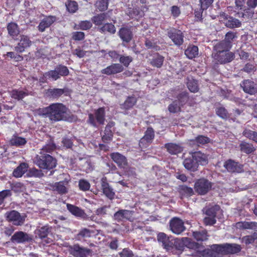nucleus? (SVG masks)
<instances>
[{
    "label": "nucleus",
    "mask_w": 257,
    "mask_h": 257,
    "mask_svg": "<svg viewBox=\"0 0 257 257\" xmlns=\"http://www.w3.org/2000/svg\"><path fill=\"white\" fill-rule=\"evenodd\" d=\"M241 249V245L236 243L214 244L210 248L202 250L201 255L203 257H224V255L237 254Z\"/></svg>",
    "instance_id": "nucleus-1"
},
{
    "label": "nucleus",
    "mask_w": 257,
    "mask_h": 257,
    "mask_svg": "<svg viewBox=\"0 0 257 257\" xmlns=\"http://www.w3.org/2000/svg\"><path fill=\"white\" fill-rule=\"evenodd\" d=\"M68 108L62 103H53L40 110V114L48 117L51 123L66 120Z\"/></svg>",
    "instance_id": "nucleus-2"
},
{
    "label": "nucleus",
    "mask_w": 257,
    "mask_h": 257,
    "mask_svg": "<svg viewBox=\"0 0 257 257\" xmlns=\"http://www.w3.org/2000/svg\"><path fill=\"white\" fill-rule=\"evenodd\" d=\"M35 164L43 170L51 171L57 165V159L49 154L39 152L35 157Z\"/></svg>",
    "instance_id": "nucleus-3"
},
{
    "label": "nucleus",
    "mask_w": 257,
    "mask_h": 257,
    "mask_svg": "<svg viewBox=\"0 0 257 257\" xmlns=\"http://www.w3.org/2000/svg\"><path fill=\"white\" fill-rule=\"evenodd\" d=\"M105 120V107H101L94 110V114H88V118L87 120V122L91 126L97 128L98 127L97 123L103 125L104 124Z\"/></svg>",
    "instance_id": "nucleus-4"
},
{
    "label": "nucleus",
    "mask_w": 257,
    "mask_h": 257,
    "mask_svg": "<svg viewBox=\"0 0 257 257\" xmlns=\"http://www.w3.org/2000/svg\"><path fill=\"white\" fill-rule=\"evenodd\" d=\"M213 183L204 177L197 179L194 185L195 192L199 195L204 196L212 189Z\"/></svg>",
    "instance_id": "nucleus-5"
},
{
    "label": "nucleus",
    "mask_w": 257,
    "mask_h": 257,
    "mask_svg": "<svg viewBox=\"0 0 257 257\" xmlns=\"http://www.w3.org/2000/svg\"><path fill=\"white\" fill-rule=\"evenodd\" d=\"M167 36L177 46H180L184 43V34L183 32L175 28H171L167 31Z\"/></svg>",
    "instance_id": "nucleus-6"
},
{
    "label": "nucleus",
    "mask_w": 257,
    "mask_h": 257,
    "mask_svg": "<svg viewBox=\"0 0 257 257\" xmlns=\"http://www.w3.org/2000/svg\"><path fill=\"white\" fill-rule=\"evenodd\" d=\"M169 228L173 233L177 235L181 234L186 230L184 221L177 217H173L169 221Z\"/></svg>",
    "instance_id": "nucleus-7"
},
{
    "label": "nucleus",
    "mask_w": 257,
    "mask_h": 257,
    "mask_svg": "<svg viewBox=\"0 0 257 257\" xmlns=\"http://www.w3.org/2000/svg\"><path fill=\"white\" fill-rule=\"evenodd\" d=\"M47 74L51 77V80L56 81L61 76H68L69 71L67 66L59 64L55 67L54 70L48 71Z\"/></svg>",
    "instance_id": "nucleus-8"
},
{
    "label": "nucleus",
    "mask_w": 257,
    "mask_h": 257,
    "mask_svg": "<svg viewBox=\"0 0 257 257\" xmlns=\"http://www.w3.org/2000/svg\"><path fill=\"white\" fill-rule=\"evenodd\" d=\"M94 231L87 228H81L75 235V239L82 242H86L90 247H93L94 244L91 243L89 238L93 236Z\"/></svg>",
    "instance_id": "nucleus-9"
},
{
    "label": "nucleus",
    "mask_w": 257,
    "mask_h": 257,
    "mask_svg": "<svg viewBox=\"0 0 257 257\" xmlns=\"http://www.w3.org/2000/svg\"><path fill=\"white\" fill-rule=\"evenodd\" d=\"M5 216L8 221L12 222L14 225L17 226L23 225L25 221V217L15 210L7 212Z\"/></svg>",
    "instance_id": "nucleus-10"
},
{
    "label": "nucleus",
    "mask_w": 257,
    "mask_h": 257,
    "mask_svg": "<svg viewBox=\"0 0 257 257\" xmlns=\"http://www.w3.org/2000/svg\"><path fill=\"white\" fill-rule=\"evenodd\" d=\"M69 252L74 257H86L91 253V250L77 243L69 247Z\"/></svg>",
    "instance_id": "nucleus-11"
},
{
    "label": "nucleus",
    "mask_w": 257,
    "mask_h": 257,
    "mask_svg": "<svg viewBox=\"0 0 257 257\" xmlns=\"http://www.w3.org/2000/svg\"><path fill=\"white\" fill-rule=\"evenodd\" d=\"M173 245L177 250L183 251L185 247L191 249L194 248L196 246L197 243L192 241L190 238L182 237L176 239Z\"/></svg>",
    "instance_id": "nucleus-12"
},
{
    "label": "nucleus",
    "mask_w": 257,
    "mask_h": 257,
    "mask_svg": "<svg viewBox=\"0 0 257 257\" xmlns=\"http://www.w3.org/2000/svg\"><path fill=\"white\" fill-rule=\"evenodd\" d=\"M70 90L67 88H49L45 90V95L50 99H58L63 95L68 96Z\"/></svg>",
    "instance_id": "nucleus-13"
},
{
    "label": "nucleus",
    "mask_w": 257,
    "mask_h": 257,
    "mask_svg": "<svg viewBox=\"0 0 257 257\" xmlns=\"http://www.w3.org/2000/svg\"><path fill=\"white\" fill-rule=\"evenodd\" d=\"M101 189L104 195L109 199L112 200L114 198L115 192L108 182L106 177H103L100 181Z\"/></svg>",
    "instance_id": "nucleus-14"
},
{
    "label": "nucleus",
    "mask_w": 257,
    "mask_h": 257,
    "mask_svg": "<svg viewBox=\"0 0 257 257\" xmlns=\"http://www.w3.org/2000/svg\"><path fill=\"white\" fill-rule=\"evenodd\" d=\"M223 167L230 173H239L243 172V165L232 159L226 160L224 163Z\"/></svg>",
    "instance_id": "nucleus-15"
},
{
    "label": "nucleus",
    "mask_w": 257,
    "mask_h": 257,
    "mask_svg": "<svg viewBox=\"0 0 257 257\" xmlns=\"http://www.w3.org/2000/svg\"><path fill=\"white\" fill-rule=\"evenodd\" d=\"M235 54L232 52H225L221 53H215L214 59L220 64L229 63L234 60Z\"/></svg>",
    "instance_id": "nucleus-16"
},
{
    "label": "nucleus",
    "mask_w": 257,
    "mask_h": 257,
    "mask_svg": "<svg viewBox=\"0 0 257 257\" xmlns=\"http://www.w3.org/2000/svg\"><path fill=\"white\" fill-rule=\"evenodd\" d=\"M243 91L250 95H254L257 93V85L252 80L244 79L240 84Z\"/></svg>",
    "instance_id": "nucleus-17"
},
{
    "label": "nucleus",
    "mask_w": 257,
    "mask_h": 257,
    "mask_svg": "<svg viewBox=\"0 0 257 257\" xmlns=\"http://www.w3.org/2000/svg\"><path fill=\"white\" fill-rule=\"evenodd\" d=\"M118 35L122 42L123 46L124 43H129L133 38V33L131 28L128 27H122L120 28L118 32Z\"/></svg>",
    "instance_id": "nucleus-18"
},
{
    "label": "nucleus",
    "mask_w": 257,
    "mask_h": 257,
    "mask_svg": "<svg viewBox=\"0 0 257 257\" xmlns=\"http://www.w3.org/2000/svg\"><path fill=\"white\" fill-rule=\"evenodd\" d=\"M109 156L112 160L116 164L120 169H125L128 166L126 158L118 152H113L110 154Z\"/></svg>",
    "instance_id": "nucleus-19"
},
{
    "label": "nucleus",
    "mask_w": 257,
    "mask_h": 257,
    "mask_svg": "<svg viewBox=\"0 0 257 257\" xmlns=\"http://www.w3.org/2000/svg\"><path fill=\"white\" fill-rule=\"evenodd\" d=\"M134 211L126 209H120L113 215V218L118 222L124 220L132 221L133 220Z\"/></svg>",
    "instance_id": "nucleus-20"
},
{
    "label": "nucleus",
    "mask_w": 257,
    "mask_h": 257,
    "mask_svg": "<svg viewBox=\"0 0 257 257\" xmlns=\"http://www.w3.org/2000/svg\"><path fill=\"white\" fill-rule=\"evenodd\" d=\"M32 45V41L30 38L26 35H21L19 42L15 47V50L18 53H23L26 49L30 47Z\"/></svg>",
    "instance_id": "nucleus-21"
},
{
    "label": "nucleus",
    "mask_w": 257,
    "mask_h": 257,
    "mask_svg": "<svg viewBox=\"0 0 257 257\" xmlns=\"http://www.w3.org/2000/svg\"><path fill=\"white\" fill-rule=\"evenodd\" d=\"M123 67L119 63H113L101 70V73L107 75L120 73L123 71Z\"/></svg>",
    "instance_id": "nucleus-22"
},
{
    "label": "nucleus",
    "mask_w": 257,
    "mask_h": 257,
    "mask_svg": "<svg viewBox=\"0 0 257 257\" xmlns=\"http://www.w3.org/2000/svg\"><path fill=\"white\" fill-rule=\"evenodd\" d=\"M31 240L28 234L22 231L16 232L11 238V241L15 243H23Z\"/></svg>",
    "instance_id": "nucleus-23"
},
{
    "label": "nucleus",
    "mask_w": 257,
    "mask_h": 257,
    "mask_svg": "<svg viewBox=\"0 0 257 257\" xmlns=\"http://www.w3.org/2000/svg\"><path fill=\"white\" fill-rule=\"evenodd\" d=\"M157 240L162 243L164 248L167 250H171L173 247V243L170 240L169 237L164 232H160L157 235Z\"/></svg>",
    "instance_id": "nucleus-24"
},
{
    "label": "nucleus",
    "mask_w": 257,
    "mask_h": 257,
    "mask_svg": "<svg viewBox=\"0 0 257 257\" xmlns=\"http://www.w3.org/2000/svg\"><path fill=\"white\" fill-rule=\"evenodd\" d=\"M56 21V17L54 16H48L43 19L39 23L38 28L40 32H43L50 27Z\"/></svg>",
    "instance_id": "nucleus-25"
},
{
    "label": "nucleus",
    "mask_w": 257,
    "mask_h": 257,
    "mask_svg": "<svg viewBox=\"0 0 257 257\" xmlns=\"http://www.w3.org/2000/svg\"><path fill=\"white\" fill-rule=\"evenodd\" d=\"M177 190L181 199L188 198L194 194L193 188L186 185H179Z\"/></svg>",
    "instance_id": "nucleus-26"
},
{
    "label": "nucleus",
    "mask_w": 257,
    "mask_h": 257,
    "mask_svg": "<svg viewBox=\"0 0 257 257\" xmlns=\"http://www.w3.org/2000/svg\"><path fill=\"white\" fill-rule=\"evenodd\" d=\"M177 98V101L182 106L186 104H188L189 106H192L194 104L192 98L189 96V93L187 91H183L178 94Z\"/></svg>",
    "instance_id": "nucleus-27"
},
{
    "label": "nucleus",
    "mask_w": 257,
    "mask_h": 257,
    "mask_svg": "<svg viewBox=\"0 0 257 257\" xmlns=\"http://www.w3.org/2000/svg\"><path fill=\"white\" fill-rule=\"evenodd\" d=\"M241 152L249 155L253 154L256 150V147L252 143L242 141L239 145Z\"/></svg>",
    "instance_id": "nucleus-28"
},
{
    "label": "nucleus",
    "mask_w": 257,
    "mask_h": 257,
    "mask_svg": "<svg viewBox=\"0 0 257 257\" xmlns=\"http://www.w3.org/2000/svg\"><path fill=\"white\" fill-rule=\"evenodd\" d=\"M191 155L199 167V165H205L208 163L207 155L200 151L192 152Z\"/></svg>",
    "instance_id": "nucleus-29"
},
{
    "label": "nucleus",
    "mask_w": 257,
    "mask_h": 257,
    "mask_svg": "<svg viewBox=\"0 0 257 257\" xmlns=\"http://www.w3.org/2000/svg\"><path fill=\"white\" fill-rule=\"evenodd\" d=\"M183 164L185 168L191 172H194L198 170V166L192 155L191 156L185 159Z\"/></svg>",
    "instance_id": "nucleus-30"
},
{
    "label": "nucleus",
    "mask_w": 257,
    "mask_h": 257,
    "mask_svg": "<svg viewBox=\"0 0 257 257\" xmlns=\"http://www.w3.org/2000/svg\"><path fill=\"white\" fill-rule=\"evenodd\" d=\"M29 95H31V92H30L26 88L23 90L15 89L11 92V97L18 100H22L24 97Z\"/></svg>",
    "instance_id": "nucleus-31"
},
{
    "label": "nucleus",
    "mask_w": 257,
    "mask_h": 257,
    "mask_svg": "<svg viewBox=\"0 0 257 257\" xmlns=\"http://www.w3.org/2000/svg\"><path fill=\"white\" fill-rule=\"evenodd\" d=\"M108 17L107 13H101L94 16L91 18V21L95 26L100 27L104 24V22L107 20Z\"/></svg>",
    "instance_id": "nucleus-32"
},
{
    "label": "nucleus",
    "mask_w": 257,
    "mask_h": 257,
    "mask_svg": "<svg viewBox=\"0 0 257 257\" xmlns=\"http://www.w3.org/2000/svg\"><path fill=\"white\" fill-rule=\"evenodd\" d=\"M165 58L164 56L157 53L155 54L152 59L150 60V64L154 67L160 68L163 65Z\"/></svg>",
    "instance_id": "nucleus-33"
},
{
    "label": "nucleus",
    "mask_w": 257,
    "mask_h": 257,
    "mask_svg": "<svg viewBox=\"0 0 257 257\" xmlns=\"http://www.w3.org/2000/svg\"><path fill=\"white\" fill-rule=\"evenodd\" d=\"M231 47V46L222 40L216 44L213 49L216 51L215 53H221L225 52H230V50Z\"/></svg>",
    "instance_id": "nucleus-34"
},
{
    "label": "nucleus",
    "mask_w": 257,
    "mask_h": 257,
    "mask_svg": "<svg viewBox=\"0 0 257 257\" xmlns=\"http://www.w3.org/2000/svg\"><path fill=\"white\" fill-rule=\"evenodd\" d=\"M56 149V145L54 143V139L51 136H49V139L47 141L46 144L42 147L40 152L44 153H51Z\"/></svg>",
    "instance_id": "nucleus-35"
},
{
    "label": "nucleus",
    "mask_w": 257,
    "mask_h": 257,
    "mask_svg": "<svg viewBox=\"0 0 257 257\" xmlns=\"http://www.w3.org/2000/svg\"><path fill=\"white\" fill-rule=\"evenodd\" d=\"M27 141L26 138L19 137L17 135H14L9 141V144L12 146L21 147L26 144Z\"/></svg>",
    "instance_id": "nucleus-36"
},
{
    "label": "nucleus",
    "mask_w": 257,
    "mask_h": 257,
    "mask_svg": "<svg viewBox=\"0 0 257 257\" xmlns=\"http://www.w3.org/2000/svg\"><path fill=\"white\" fill-rule=\"evenodd\" d=\"M98 31L102 34L113 35L116 32V28L111 23H106L98 27Z\"/></svg>",
    "instance_id": "nucleus-37"
},
{
    "label": "nucleus",
    "mask_w": 257,
    "mask_h": 257,
    "mask_svg": "<svg viewBox=\"0 0 257 257\" xmlns=\"http://www.w3.org/2000/svg\"><path fill=\"white\" fill-rule=\"evenodd\" d=\"M199 49L197 46L189 44L185 50V54L189 59L196 58L198 55Z\"/></svg>",
    "instance_id": "nucleus-38"
},
{
    "label": "nucleus",
    "mask_w": 257,
    "mask_h": 257,
    "mask_svg": "<svg viewBox=\"0 0 257 257\" xmlns=\"http://www.w3.org/2000/svg\"><path fill=\"white\" fill-rule=\"evenodd\" d=\"M165 148L167 151L172 155H177L183 151V148L179 145L174 143H167L165 145Z\"/></svg>",
    "instance_id": "nucleus-39"
},
{
    "label": "nucleus",
    "mask_w": 257,
    "mask_h": 257,
    "mask_svg": "<svg viewBox=\"0 0 257 257\" xmlns=\"http://www.w3.org/2000/svg\"><path fill=\"white\" fill-rule=\"evenodd\" d=\"M236 227L240 229H257V222L240 221L236 223Z\"/></svg>",
    "instance_id": "nucleus-40"
},
{
    "label": "nucleus",
    "mask_w": 257,
    "mask_h": 257,
    "mask_svg": "<svg viewBox=\"0 0 257 257\" xmlns=\"http://www.w3.org/2000/svg\"><path fill=\"white\" fill-rule=\"evenodd\" d=\"M28 165L26 163H21L15 169H14L13 175L16 178L21 177L28 170Z\"/></svg>",
    "instance_id": "nucleus-41"
},
{
    "label": "nucleus",
    "mask_w": 257,
    "mask_h": 257,
    "mask_svg": "<svg viewBox=\"0 0 257 257\" xmlns=\"http://www.w3.org/2000/svg\"><path fill=\"white\" fill-rule=\"evenodd\" d=\"M193 237L198 241H206L208 239L209 235L206 229L201 231H196L193 232Z\"/></svg>",
    "instance_id": "nucleus-42"
},
{
    "label": "nucleus",
    "mask_w": 257,
    "mask_h": 257,
    "mask_svg": "<svg viewBox=\"0 0 257 257\" xmlns=\"http://www.w3.org/2000/svg\"><path fill=\"white\" fill-rule=\"evenodd\" d=\"M220 207L218 205H215L210 207H206L202 210L203 213L207 216L216 218L217 212L220 210Z\"/></svg>",
    "instance_id": "nucleus-43"
},
{
    "label": "nucleus",
    "mask_w": 257,
    "mask_h": 257,
    "mask_svg": "<svg viewBox=\"0 0 257 257\" xmlns=\"http://www.w3.org/2000/svg\"><path fill=\"white\" fill-rule=\"evenodd\" d=\"M137 98L134 96H128L124 103L121 105V108L125 110H129L136 104Z\"/></svg>",
    "instance_id": "nucleus-44"
},
{
    "label": "nucleus",
    "mask_w": 257,
    "mask_h": 257,
    "mask_svg": "<svg viewBox=\"0 0 257 257\" xmlns=\"http://www.w3.org/2000/svg\"><path fill=\"white\" fill-rule=\"evenodd\" d=\"M188 89L193 93L197 92L199 88L198 86V81L193 78H188L186 83Z\"/></svg>",
    "instance_id": "nucleus-45"
},
{
    "label": "nucleus",
    "mask_w": 257,
    "mask_h": 257,
    "mask_svg": "<svg viewBox=\"0 0 257 257\" xmlns=\"http://www.w3.org/2000/svg\"><path fill=\"white\" fill-rule=\"evenodd\" d=\"M67 208L70 212L77 217H82L84 214V211L79 207L70 204H67Z\"/></svg>",
    "instance_id": "nucleus-46"
},
{
    "label": "nucleus",
    "mask_w": 257,
    "mask_h": 257,
    "mask_svg": "<svg viewBox=\"0 0 257 257\" xmlns=\"http://www.w3.org/2000/svg\"><path fill=\"white\" fill-rule=\"evenodd\" d=\"M7 30L9 34L13 38L18 36L20 33L18 25L14 22H11L8 24Z\"/></svg>",
    "instance_id": "nucleus-47"
},
{
    "label": "nucleus",
    "mask_w": 257,
    "mask_h": 257,
    "mask_svg": "<svg viewBox=\"0 0 257 257\" xmlns=\"http://www.w3.org/2000/svg\"><path fill=\"white\" fill-rule=\"evenodd\" d=\"M225 26L230 29H233L240 27L241 23L238 19L230 16L225 23Z\"/></svg>",
    "instance_id": "nucleus-48"
},
{
    "label": "nucleus",
    "mask_w": 257,
    "mask_h": 257,
    "mask_svg": "<svg viewBox=\"0 0 257 257\" xmlns=\"http://www.w3.org/2000/svg\"><path fill=\"white\" fill-rule=\"evenodd\" d=\"M127 15L132 19L140 18L142 17L144 14V12L139 7L130 8L128 10Z\"/></svg>",
    "instance_id": "nucleus-49"
},
{
    "label": "nucleus",
    "mask_w": 257,
    "mask_h": 257,
    "mask_svg": "<svg viewBox=\"0 0 257 257\" xmlns=\"http://www.w3.org/2000/svg\"><path fill=\"white\" fill-rule=\"evenodd\" d=\"M66 10L70 13L74 14L78 10V5L76 1L68 0L65 3Z\"/></svg>",
    "instance_id": "nucleus-50"
},
{
    "label": "nucleus",
    "mask_w": 257,
    "mask_h": 257,
    "mask_svg": "<svg viewBox=\"0 0 257 257\" xmlns=\"http://www.w3.org/2000/svg\"><path fill=\"white\" fill-rule=\"evenodd\" d=\"M110 0H97L95 3V7L100 12H103L108 9Z\"/></svg>",
    "instance_id": "nucleus-51"
},
{
    "label": "nucleus",
    "mask_w": 257,
    "mask_h": 257,
    "mask_svg": "<svg viewBox=\"0 0 257 257\" xmlns=\"http://www.w3.org/2000/svg\"><path fill=\"white\" fill-rule=\"evenodd\" d=\"M237 38V33L236 32L229 31L225 35L224 39L223 40L226 42L231 47L234 40Z\"/></svg>",
    "instance_id": "nucleus-52"
},
{
    "label": "nucleus",
    "mask_w": 257,
    "mask_h": 257,
    "mask_svg": "<svg viewBox=\"0 0 257 257\" xmlns=\"http://www.w3.org/2000/svg\"><path fill=\"white\" fill-rule=\"evenodd\" d=\"M242 135L249 140L257 143V132L245 128L242 132Z\"/></svg>",
    "instance_id": "nucleus-53"
},
{
    "label": "nucleus",
    "mask_w": 257,
    "mask_h": 257,
    "mask_svg": "<svg viewBox=\"0 0 257 257\" xmlns=\"http://www.w3.org/2000/svg\"><path fill=\"white\" fill-rule=\"evenodd\" d=\"M181 105L178 103L177 100H174L168 107L169 111L171 113H176L181 111Z\"/></svg>",
    "instance_id": "nucleus-54"
},
{
    "label": "nucleus",
    "mask_w": 257,
    "mask_h": 257,
    "mask_svg": "<svg viewBox=\"0 0 257 257\" xmlns=\"http://www.w3.org/2000/svg\"><path fill=\"white\" fill-rule=\"evenodd\" d=\"M192 142L198 145H204L210 143V139L207 136L198 135L197 137H195L193 140H192Z\"/></svg>",
    "instance_id": "nucleus-55"
},
{
    "label": "nucleus",
    "mask_w": 257,
    "mask_h": 257,
    "mask_svg": "<svg viewBox=\"0 0 257 257\" xmlns=\"http://www.w3.org/2000/svg\"><path fill=\"white\" fill-rule=\"evenodd\" d=\"M53 188L54 190L57 191L60 194H64L67 192V188L63 181L56 183Z\"/></svg>",
    "instance_id": "nucleus-56"
},
{
    "label": "nucleus",
    "mask_w": 257,
    "mask_h": 257,
    "mask_svg": "<svg viewBox=\"0 0 257 257\" xmlns=\"http://www.w3.org/2000/svg\"><path fill=\"white\" fill-rule=\"evenodd\" d=\"M155 131L152 127H148L143 137L145 139L152 143L155 138Z\"/></svg>",
    "instance_id": "nucleus-57"
},
{
    "label": "nucleus",
    "mask_w": 257,
    "mask_h": 257,
    "mask_svg": "<svg viewBox=\"0 0 257 257\" xmlns=\"http://www.w3.org/2000/svg\"><path fill=\"white\" fill-rule=\"evenodd\" d=\"M113 134L111 130L105 128L104 135L102 136L101 139L103 143H107L112 141Z\"/></svg>",
    "instance_id": "nucleus-58"
},
{
    "label": "nucleus",
    "mask_w": 257,
    "mask_h": 257,
    "mask_svg": "<svg viewBox=\"0 0 257 257\" xmlns=\"http://www.w3.org/2000/svg\"><path fill=\"white\" fill-rule=\"evenodd\" d=\"M12 195V191L9 189L0 191V206L4 204L5 199L8 197H11Z\"/></svg>",
    "instance_id": "nucleus-59"
},
{
    "label": "nucleus",
    "mask_w": 257,
    "mask_h": 257,
    "mask_svg": "<svg viewBox=\"0 0 257 257\" xmlns=\"http://www.w3.org/2000/svg\"><path fill=\"white\" fill-rule=\"evenodd\" d=\"M78 26V29L86 31L89 30L92 27V24L90 21H81L79 23Z\"/></svg>",
    "instance_id": "nucleus-60"
},
{
    "label": "nucleus",
    "mask_w": 257,
    "mask_h": 257,
    "mask_svg": "<svg viewBox=\"0 0 257 257\" xmlns=\"http://www.w3.org/2000/svg\"><path fill=\"white\" fill-rule=\"evenodd\" d=\"M49 232V227L47 226H44L38 229L37 234L39 238L43 239L47 237Z\"/></svg>",
    "instance_id": "nucleus-61"
},
{
    "label": "nucleus",
    "mask_w": 257,
    "mask_h": 257,
    "mask_svg": "<svg viewBox=\"0 0 257 257\" xmlns=\"http://www.w3.org/2000/svg\"><path fill=\"white\" fill-rule=\"evenodd\" d=\"M216 114L222 119H227L228 117L227 110L223 107H219L216 109Z\"/></svg>",
    "instance_id": "nucleus-62"
},
{
    "label": "nucleus",
    "mask_w": 257,
    "mask_h": 257,
    "mask_svg": "<svg viewBox=\"0 0 257 257\" xmlns=\"http://www.w3.org/2000/svg\"><path fill=\"white\" fill-rule=\"evenodd\" d=\"M133 58L130 56H125L124 55H120L119 61L125 67H128L130 64L133 61Z\"/></svg>",
    "instance_id": "nucleus-63"
},
{
    "label": "nucleus",
    "mask_w": 257,
    "mask_h": 257,
    "mask_svg": "<svg viewBox=\"0 0 257 257\" xmlns=\"http://www.w3.org/2000/svg\"><path fill=\"white\" fill-rule=\"evenodd\" d=\"M71 38L76 41L83 40L85 38V34L83 32L76 31L72 33Z\"/></svg>",
    "instance_id": "nucleus-64"
}]
</instances>
